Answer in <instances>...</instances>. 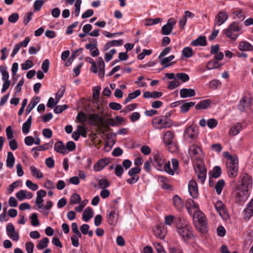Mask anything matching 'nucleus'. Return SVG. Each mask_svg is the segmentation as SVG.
<instances>
[{"label": "nucleus", "instance_id": "1", "mask_svg": "<svg viewBox=\"0 0 253 253\" xmlns=\"http://www.w3.org/2000/svg\"><path fill=\"white\" fill-rule=\"evenodd\" d=\"M241 29L242 26L239 23L234 22L224 30V34L228 38L235 40L239 36V34L237 33L239 32Z\"/></svg>", "mask_w": 253, "mask_h": 253}, {"label": "nucleus", "instance_id": "2", "mask_svg": "<svg viewBox=\"0 0 253 253\" xmlns=\"http://www.w3.org/2000/svg\"><path fill=\"white\" fill-rule=\"evenodd\" d=\"M152 123L155 128L160 129L169 128L173 125L172 121L165 119L164 116L155 117Z\"/></svg>", "mask_w": 253, "mask_h": 253}, {"label": "nucleus", "instance_id": "3", "mask_svg": "<svg viewBox=\"0 0 253 253\" xmlns=\"http://www.w3.org/2000/svg\"><path fill=\"white\" fill-rule=\"evenodd\" d=\"M194 219H197L199 224L200 230L201 232H206L208 231L207 218L203 212L201 211L194 212L193 213Z\"/></svg>", "mask_w": 253, "mask_h": 253}, {"label": "nucleus", "instance_id": "4", "mask_svg": "<svg viewBox=\"0 0 253 253\" xmlns=\"http://www.w3.org/2000/svg\"><path fill=\"white\" fill-rule=\"evenodd\" d=\"M238 160L227 161V172L229 177L235 178L238 174Z\"/></svg>", "mask_w": 253, "mask_h": 253}, {"label": "nucleus", "instance_id": "5", "mask_svg": "<svg viewBox=\"0 0 253 253\" xmlns=\"http://www.w3.org/2000/svg\"><path fill=\"white\" fill-rule=\"evenodd\" d=\"M177 232L181 238L187 241L193 238V235L192 232L191 227L188 225H185L184 227H182L177 230Z\"/></svg>", "mask_w": 253, "mask_h": 253}, {"label": "nucleus", "instance_id": "6", "mask_svg": "<svg viewBox=\"0 0 253 253\" xmlns=\"http://www.w3.org/2000/svg\"><path fill=\"white\" fill-rule=\"evenodd\" d=\"M239 187L234 191L235 199L237 202L245 201L248 197V189Z\"/></svg>", "mask_w": 253, "mask_h": 253}, {"label": "nucleus", "instance_id": "7", "mask_svg": "<svg viewBox=\"0 0 253 253\" xmlns=\"http://www.w3.org/2000/svg\"><path fill=\"white\" fill-rule=\"evenodd\" d=\"M252 102L247 97L242 98L238 105V109L241 112H247L251 109Z\"/></svg>", "mask_w": 253, "mask_h": 253}, {"label": "nucleus", "instance_id": "8", "mask_svg": "<svg viewBox=\"0 0 253 253\" xmlns=\"http://www.w3.org/2000/svg\"><path fill=\"white\" fill-rule=\"evenodd\" d=\"M215 209L220 216L223 219H227L229 217L228 212L224 204L220 201H217L214 204Z\"/></svg>", "mask_w": 253, "mask_h": 253}, {"label": "nucleus", "instance_id": "9", "mask_svg": "<svg viewBox=\"0 0 253 253\" xmlns=\"http://www.w3.org/2000/svg\"><path fill=\"white\" fill-rule=\"evenodd\" d=\"M118 211L116 209H112L107 212V221L110 225H115L118 219Z\"/></svg>", "mask_w": 253, "mask_h": 253}, {"label": "nucleus", "instance_id": "10", "mask_svg": "<svg viewBox=\"0 0 253 253\" xmlns=\"http://www.w3.org/2000/svg\"><path fill=\"white\" fill-rule=\"evenodd\" d=\"M176 22L175 20L171 18L169 19L167 23L162 27L161 33L164 35H169L172 30Z\"/></svg>", "mask_w": 253, "mask_h": 253}, {"label": "nucleus", "instance_id": "11", "mask_svg": "<svg viewBox=\"0 0 253 253\" xmlns=\"http://www.w3.org/2000/svg\"><path fill=\"white\" fill-rule=\"evenodd\" d=\"M153 231L157 238L163 239L167 234V229L163 224H160L154 228Z\"/></svg>", "mask_w": 253, "mask_h": 253}, {"label": "nucleus", "instance_id": "12", "mask_svg": "<svg viewBox=\"0 0 253 253\" xmlns=\"http://www.w3.org/2000/svg\"><path fill=\"white\" fill-rule=\"evenodd\" d=\"M186 208L188 211V213L192 215L194 212H197L199 211V207L192 199H189L187 200L185 204Z\"/></svg>", "mask_w": 253, "mask_h": 253}, {"label": "nucleus", "instance_id": "13", "mask_svg": "<svg viewBox=\"0 0 253 253\" xmlns=\"http://www.w3.org/2000/svg\"><path fill=\"white\" fill-rule=\"evenodd\" d=\"M6 233L11 239L14 241H17L19 239V236L18 233L15 231L14 225L11 223H8L6 227Z\"/></svg>", "mask_w": 253, "mask_h": 253}, {"label": "nucleus", "instance_id": "14", "mask_svg": "<svg viewBox=\"0 0 253 253\" xmlns=\"http://www.w3.org/2000/svg\"><path fill=\"white\" fill-rule=\"evenodd\" d=\"M198 135V132L196 127L195 126L191 125L187 127L184 132V136L185 137L195 139Z\"/></svg>", "mask_w": 253, "mask_h": 253}, {"label": "nucleus", "instance_id": "15", "mask_svg": "<svg viewBox=\"0 0 253 253\" xmlns=\"http://www.w3.org/2000/svg\"><path fill=\"white\" fill-rule=\"evenodd\" d=\"M188 191L193 198H197L198 196V189L197 183L191 180L188 184Z\"/></svg>", "mask_w": 253, "mask_h": 253}, {"label": "nucleus", "instance_id": "16", "mask_svg": "<svg viewBox=\"0 0 253 253\" xmlns=\"http://www.w3.org/2000/svg\"><path fill=\"white\" fill-rule=\"evenodd\" d=\"M228 15L225 11L219 12L215 17L214 25L220 26L223 24L228 19Z\"/></svg>", "mask_w": 253, "mask_h": 253}, {"label": "nucleus", "instance_id": "17", "mask_svg": "<svg viewBox=\"0 0 253 253\" xmlns=\"http://www.w3.org/2000/svg\"><path fill=\"white\" fill-rule=\"evenodd\" d=\"M164 164V159L162 154L157 153L154 157L153 165L158 169L161 170Z\"/></svg>", "mask_w": 253, "mask_h": 253}, {"label": "nucleus", "instance_id": "18", "mask_svg": "<svg viewBox=\"0 0 253 253\" xmlns=\"http://www.w3.org/2000/svg\"><path fill=\"white\" fill-rule=\"evenodd\" d=\"M109 159L107 158L100 159L93 166V169L95 171H99L102 169L110 163Z\"/></svg>", "mask_w": 253, "mask_h": 253}, {"label": "nucleus", "instance_id": "19", "mask_svg": "<svg viewBox=\"0 0 253 253\" xmlns=\"http://www.w3.org/2000/svg\"><path fill=\"white\" fill-rule=\"evenodd\" d=\"M196 168L195 169L196 173H207V170L204 166L202 158L197 157L196 162Z\"/></svg>", "mask_w": 253, "mask_h": 253}, {"label": "nucleus", "instance_id": "20", "mask_svg": "<svg viewBox=\"0 0 253 253\" xmlns=\"http://www.w3.org/2000/svg\"><path fill=\"white\" fill-rule=\"evenodd\" d=\"M189 152L190 154L197 156L196 158V159L197 157L202 158L203 151L201 148L197 145H192L189 148Z\"/></svg>", "mask_w": 253, "mask_h": 253}, {"label": "nucleus", "instance_id": "21", "mask_svg": "<svg viewBox=\"0 0 253 253\" xmlns=\"http://www.w3.org/2000/svg\"><path fill=\"white\" fill-rule=\"evenodd\" d=\"M252 186V179L251 176L248 174L245 173L242 178V183L240 186L242 188L245 187V189H248Z\"/></svg>", "mask_w": 253, "mask_h": 253}, {"label": "nucleus", "instance_id": "22", "mask_svg": "<svg viewBox=\"0 0 253 253\" xmlns=\"http://www.w3.org/2000/svg\"><path fill=\"white\" fill-rule=\"evenodd\" d=\"M179 93L182 98L193 97L196 94L195 90L192 88H182L180 90Z\"/></svg>", "mask_w": 253, "mask_h": 253}, {"label": "nucleus", "instance_id": "23", "mask_svg": "<svg viewBox=\"0 0 253 253\" xmlns=\"http://www.w3.org/2000/svg\"><path fill=\"white\" fill-rule=\"evenodd\" d=\"M174 138L173 133L169 130L167 131L163 135V141L165 145L169 146L172 144Z\"/></svg>", "mask_w": 253, "mask_h": 253}, {"label": "nucleus", "instance_id": "24", "mask_svg": "<svg viewBox=\"0 0 253 253\" xmlns=\"http://www.w3.org/2000/svg\"><path fill=\"white\" fill-rule=\"evenodd\" d=\"M253 215V199L248 205L247 207L244 210V218L249 220Z\"/></svg>", "mask_w": 253, "mask_h": 253}, {"label": "nucleus", "instance_id": "25", "mask_svg": "<svg viewBox=\"0 0 253 253\" xmlns=\"http://www.w3.org/2000/svg\"><path fill=\"white\" fill-rule=\"evenodd\" d=\"M211 103L210 99H206L201 101L195 105V109L197 110L206 109L209 108Z\"/></svg>", "mask_w": 253, "mask_h": 253}, {"label": "nucleus", "instance_id": "26", "mask_svg": "<svg viewBox=\"0 0 253 253\" xmlns=\"http://www.w3.org/2000/svg\"><path fill=\"white\" fill-rule=\"evenodd\" d=\"M93 215V212L92 209L90 207H87L84 211L82 218L84 221L87 222L90 218L92 217Z\"/></svg>", "mask_w": 253, "mask_h": 253}, {"label": "nucleus", "instance_id": "27", "mask_svg": "<svg viewBox=\"0 0 253 253\" xmlns=\"http://www.w3.org/2000/svg\"><path fill=\"white\" fill-rule=\"evenodd\" d=\"M238 48L241 51H252L253 50V46L250 43L242 41L238 44Z\"/></svg>", "mask_w": 253, "mask_h": 253}, {"label": "nucleus", "instance_id": "28", "mask_svg": "<svg viewBox=\"0 0 253 253\" xmlns=\"http://www.w3.org/2000/svg\"><path fill=\"white\" fill-rule=\"evenodd\" d=\"M54 150L59 153L65 154V146L61 141L56 142L54 144Z\"/></svg>", "mask_w": 253, "mask_h": 253}, {"label": "nucleus", "instance_id": "29", "mask_svg": "<svg viewBox=\"0 0 253 253\" xmlns=\"http://www.w3.org/2000/svg\"><path fill=\"white\" fill-rule=\"evenodd\" d=\"M162 95V93L158 91L150 92L148 91H145L143 93V97L145 98H153L157 99Z\"/></svg>", "mask_w": 253, "mask_h": 253}, {"label": "nucleus", "instance_id": "30", "mask_svg": "<svg viewBox=\"0 0 253 253\" xmlns=\"http://www.w3.org/2000/svg\"><path fill=\"white\" fill-rule=\"evenodd\" d=\"M174 55H171L168 57L162 58L160 59V63L162 65H165L164 68L170 66L173 63H175V62H169L172 60H173L174 58Z\"/></svg>", "mask_w": 253, "mask_h": 253}, {"label": "nucleus", "instance_id": "31", "mask_svg": "<svg viewBox=\"0 0 253 253\" xmlns=\"http://www.w3.org/2000/svg\"><path fill=\"white\" fill-rule=\"evenodd\" d=\"M191 44L194 46H205L207 45L206 38L204 36H200L196 40H194Z\"/></svg>", "mask_w": 253, "mask_h": 253}, {"label": "nucleus", "instance_id": "32", "mask_svg": "<svg viewBox=\"0 0 253 253\" xmlns=\"http://www.w3.org/2000/svg\"><path fill=\"white\" fill-rule=\"evenodd\" d=\"M242 129V125L240 123H237L233 126L229 131V134L231 136H235L238 134Z\"/></svg>", "mask_w": 253, "mask_h": 253}, {"label": "nucleus", "instance_id": "33", "mask_svg": "<svg viewBox=\"0 0 253 253\" xmlns=\"http://www.w3.org/2000/svg\"><path fill=\"white\" fill-rule=\"evenodd\" d=\"M32 116H30L28 120L23 124L22 126V131L24 134H28L32 124Z\"/></svg>", "mask_w": 253, "mask_h": 253}, {"label": "nucleus", "instance_id": "34", "mask_svg": "<svg viewBox=\"0 0 253 253\" xmlns=\"http://www.w3.org/2000/svg\"><path fill=\"white\" fill-rule=\"evenodd\" d=\"M173 203L174 207L178 210H180L183 207V202L178 195H174L173 197Z\"/></svg>", "mask_w": 253, "mask_h": 253}, {"label": "nucleus", "instance_id": "35", "mask_svg": "<svg viewBox=\"0 0 253 253\" xmlns=\"http://www.w3.org/2000/svg\"><path fill=\"white\" fill-rule=\"evenodd\" d=\"M15 162V158L11 152L7 153V157L6 162V166L9 168H12L13 167Z\"/></svg>", "mask_w": 253, "mask_h": 253}, {"label": "nucleus", "instance_id": "36", "mask_svg": "<svg viewBox=\"0 0 253 253\" xmlns=\"http://www.w3.org/2000/svg\"><path fill=\"white\" fill-rule=\"evenodd\" d=\"M175 223L176 230L182 227H184L185 225H188V224L186 223L184 219L180 217H177L175 219Z\"/></svg>", "mask_w": 253, "mask_h": 253}, {"label": "nucleus", "instance_id": "37", "mask_svg": "<svg viewBox=\"0 0 253 253\" xmlns=\"http://www.w3.org/2000/svg\"><path fill=\"white\" fill-rule=\"evenodd\" d=\"M30 169L33 176L36 177L37 178H42L43 177L42 173L35 166H31Z\"/></svg>", "mask_w": 253, "mask_h": 253}, {"label": "nucleus", "instance_id": "38", "mask_svg": "<svg viewBox=\"0 0 253 253\" xmlns=\"http://www.w3.org/2000/svg\"><path fill=\"white\" fill-rule=\"evenodd\" d=\"M195 105V102H189L184 103L180 106V111L183 113H185L188 111L189 109Z\"/></svg>", "mask_w": 253, "mask_h": 253}, {"label": "nucleus", "instance_id": "39", "mask_svg": "<svg viewBox=\"0 0 253 253\" xmlns=\"http://www.w3.org/2000/svg\"><path fill=\"white\" fill-rule=\"evenodd\" d=\"M97 114H89L88 115L87 120L89 124L94 126H97V124L95 123L97 120Z\"/></svg>", "mask_w": 253, "mask_h": 253}, {"label": "nucleus", "instance_id": "40", "mask_svg": "<svg viewBox=\"0 0 253 253\" xmlns=\"http://www.w3.org/2000/svg\"><path fill=\"white\" fill-rule=\"evenodd\" d=\"M48 242V239L47 237H45L37 245V248L38 250H42L47 247Z\"/></svg>", "mask_w": 253, "mask_h": 253}, {"label": "nucleus", "instance_id": "41", "mask_svg": "<svg viewBox=\"0 0 253 253\" xmlns=\"http://www.w3.org/2000/svg\"><path fill=\"white\" fill-rule=\"evenodd\" d=\"M225 185L224 181L222 179L219 180L215 185V189L217 194L219 195Z\"/></svg>", "mask_w": 253, "mask_h": 253}, {"label": "nucleus", "instance_id": "42", "mask_svg": "<svg viewBox=\"0 0 253 253\" xmlns=\"http://www.w3.org/2000/svg\"><path fill=\"white\" fill-rule=\"evenodd\" d=\"M85 60L91 64V67L90 68V71H92L94 73H97V65L96 63L89 57H87L85 58Z\"/></svg>", "mask_w": 253, "mask_h": 253}, {"label": "nucleus", "instance_id": "43", "mask_svg": "<svg viewBox=\"0 0 253 253\" xmlns=\"http://www.w3.org/2000/svg\"><path fill=\"white\" fill-rule=\"evenodd\" d=\"M0 72L2 75L3 81L9 80V74L6 70V67L3 66H0Z\"/></svg>", "mask_w": 253, "mask_h": 253}, {"label": "nucleus", "instance_id": "44", "mask_svg": "<svg viewBox=\"0 0 253 253\" xmlns=\"http://www.w3.org/2000/svg\"><path fill=\"white\" fill-rule=\"evenodd\" d=\"M76 149V144L72 141H68L66 145L65 150L66 154L69 152L73 151Z\"/></svg>", "mask_w": 253, "mask_h": 253}, {"label": "nucleus", "instance_id": "45", "mask_svg": "<svg viewBox=\"0 0 253 253\" xmlns=\"http://www.w3.org/2000/svg\"><path fill=\"white\" fill-rule=\"evenodd\" d=\"M182 54L184 57L186 58H190L193 56V50L190 47H186L183 49Z\"/></svg>", "mask_w": 253, "mask_h": 253}, {"label": "nucleus", "instance_id": "46", "mask_svg": "<svg viewBox=\"0 0 253 253\" xmlns=\"http://www.w3.org/2000/svg\"><path fill=\"white\" fill-rule=\"evenodd\" d=\"M161 21V19L160 18H156L155 19L149 18L146 19L145 25L146 26H151L159 23Z\"/></svg>", "mask_w": 253, "mask_h": 253}, {"label": "nucleus", "instance_id": "47", "mask_svg": "<svg viewBox=\"0 0 253 253\" xmlns=\"http://www.w3.org/2000/svg\"><path fill=\"white\" fill-rule=\"evenodd\" d=\"M221 173V169L219 166H215L212 169L211 176L212 177L217 178L220 176Z\"/></svg>", "mask_w": 253, "mask_h": 253}, {"label": "nucleus", "instance_id": "48", "mask_svg": "<svg viewBox=\"0 0 253 253\" xmlns=\"http://www.w3.org/2000/svg\"><path fill=\"white\" fill-rule=\"evenodd\" d=\"M81 198L80 196L77 193H74L71 197V203L73 204H78L81 202Z\"/></svg>", "mask_w": 253, "mask_h": 253}, {"label": "nucleus", "instance_id": "49", "mask_svg": "<svg viewBox=\"0 0 253 253\" xmlns=\"http://www.w3.org/2000/svg\"><path fill=\"white\" fill-rule=\"evenodd\" d=\"M176 77L183 82H186L189 80V76L184 73H179L176 75Z\"/></svg>", "mask_w": 253, "mask_h": 253}, {"label": "nucleus", "instance_id": "50", "mask_svg": "<svg viewBox=\"0 0 253 253\" xmlns=\"http://www.w3.org/2000/svg\"><path fill=\"white\" fill-rule=\"evenodd\" d=\"M217 124V121L215 119H210L207 121V126L211 129H213L215 127Z\"/></svg>", "mask_w": 253, "mask_h": 253}, {"label": "nucleus", "instance_id": "51", "mask_svg": "<svg viewBox=\"0 0 253 253\" xmlns=\"http://www.w3.org/2000/svg\"><path fill=\"white\" fill-rule=\"evenodd\" d=\"M89 41L91 42L92 43H87L85 45V47L87 49H90L91 50V48H93V47H96L97 45V42L96 39H89Z\"/></svg>", "mask_w": 253, "mask_h": 253}, {"label": "nucleus", "instance_id": "52", "mask_svg": "<svg viewBox=\"0 0 253 253\" xmlns=\"http://www.w3.org/2000/svg\"><path fill=\"white\" fill-rule=\"evenodd\" d=\"M33 63L30 60H26L24 63L21 64V69L23 70H28L33 66Z\"/></svg>", "mask_w": 253, "mask_h": 253}, {"label": "nucleus", "instance_id": "53", "mask_svg": "<svg viewBox=\"0 0 253 253\" xmlns=\"http://www.w3.org/2000/svg\"><path fill=\"white\" fill-rule=\"evenodd\" d=\"M141 171V168L139 167H135L129 169L128 174L129 176L137 175Z\"/></svg>", "mask_w": 253, "mask_h": 253}, {"label": "nucleus", "instance_id": "54", "mask_svg": "<svg viewBox=\"0 0 253 253\" xmlns=\"http://www.w3.org/2000/svg\"><path fill=\"white\" fill-rule=\"evenodd\" d=\"M31 224L33 226H36L40 224L39 221L38 219V215L36 213H33L31 216Z\"/></svg>", "mask_w": 253, "mask_h": 253}, {"label": "nucleus", "instance_id": "55", "mask_svg": "<svg viewBox=\"0 0 253 253\" xmlns=\"http://www.w3.org/2000/svg\"><path fill=\"white\" fill-rule=\"evenodd\" d=\"M164 169L165 171H166L168 173L173 175L174 174V170L173 169H172L170 167V164L169 162L166 163L164 166Z\"/></svg>", "mask_w": 253, "mask_h": 253}, {"label": "nucleus", "instance_id": "56", "mask_svg": "<svg viewBox=\"0 0 253 253\" xmlns=\"http://www.w3.org/2000/svg\"><path fill=\"white\" fill-rule=\"evenodd\" d=\"M65 90V88L63 87V88H60L58 91L55 96V104H57L59 102L61 98L63 96Z\"/></svg>", "mask_w": 253, "mask_h": 253}, {"label": "nucleus", "instance_id": "57", "mask_svg": "<svg viewBox=\"0 0 253 253\" xmlns=\"http://www.w3.org/2000/svg\"><path fill=\"white\" fill-rule=\"evenodd\" d=\"M116 53L115 49H112L109 52L106 53L105 54V60L106 62L110 61L113 56Z\"/></svg>", "mask_w": 253, "mask_h": 253}, {"label": "nucleus", "instance_id": "58", "mask_svg": "<svg viewBox=\"0 0 253 253\" xmlns=\"http://www.w3.org/2000/svg\"><path fill=\"white\" fill-rule=\"evenodd\" d=\"M43 0H36L34 3V8L36 11H39L44 4Z\"/></svg>", "mask_w": 253, "mask_h": 253}, {"label": "nucleus", "instance_id": "59", "mask_svg": "<svg viewBox=\"0 0 253 253\" xmlns=\"http://www.w3.org/2000/svg\"><path fill=\"white\" fill-rule=\"evenodd\" d=\"M67 108L68 106L67 105H58L54 108V112L55 114H59Z\"/></svg>", "mask_w": 253, "mask_h": 253}, {"label": "nucleus", "instance_id": "60", "mask_svg": "<svg viewBox=\"0 0 253 253\" xmlns=\"http://www.w3.org/2000/svg\"><path fill=\"white\" fill-rule=\"evenodd\" d=\"M218 62L215 60L209 62L207 65L208 70H211L214 68H219L220 66L217 65Z\"/></svg>", "mask_w": 253, "mask_h": 253}, {"label": "nucleus", "instance_id": "61", "mask_svg": "<svg viewBox=\"0 0 253 253\" xmlns=\"http://www.w3.org/2000/svg\"><path fill=\"white\" fill-rule=\"evenodd\" d=\"M26 185L30 189L36 191L38 189L37 184L34 183L31 180H27L26 182Z\"/></svg>", "mask_w": 253, "mask_h": 253}, {"label": "nucleus", "instance_id": "62", "mask_svg": "<svg viewBox=\"0 0 253 253\" xmlns=\"http://www.w3.org/2000/svg\"><path fill=\"white\" fill-rule=\"evenodd\" d=\"M35 99H32L29 104L28 105L26 110V114H28L30 112L33 110V109L36 106L37 104V101H34Z\"/></svg>", "mask_w": 253, "mask_h": 253}, {"label": "nucleus", "instance_id": "63", "mask_svg": "<svg viewBox=\"0 0 253 253\" xmlns=\"http://www.w3.org/2000/svg\"><path fill=\"white\" fill-rule=\"evenodd\" d=\"M124 172V169L121 165H117L115 168V173L118 176L121 177Z\"/></svg>", "mask_w": 253, "mask_h": 253}, {"label": "nucleus", "instance_id": "64", "mask_svg": "<svg viewBox=\"0 0 253 253\" xmlns=\"http://www.w3.org/2000/svg\"><path fill=\"white\" fill-rule=\"evenodd\" d=\"M26 193L27 191L21 190L17 193L16 196L19 201H22L23 200L26 199Z\"/></svg>", "mask_w": 253, "mask_h": 253}]
</instances>
